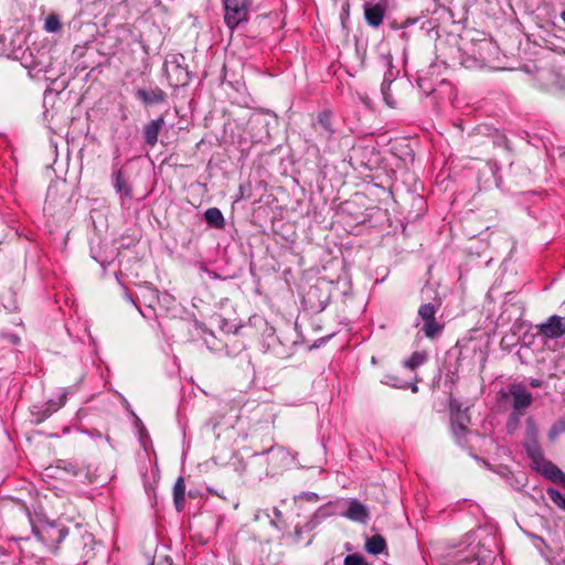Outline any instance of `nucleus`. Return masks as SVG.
<instances>
[{
    "instance_id": "f257e3e1",
    "label": "nucleus",
    "mask_w": 565,
    "mask_h": 565,
    "mask_svg": "<svg viewBox=\"0 0 565 565\" xmlns=\"http://www.w3.org/2000/svg\"><path fill=\"white\" fill-rule=\"evenodd\" d=\"M224 21L230 29H234L248 19L252 0H223Z\"/></svg>"
},
{
    "instance_id": "f03ea898",
    "label": "nucleus",
    "mask_w": 565,
    "mask_h": 565,
    "mask_svg": "<svg viewBox=\"0 0 565 565\" xmlns=\"http://www.w3.org/2000/svg\"><path fill=\"white\" fill-rule=\"evenodd\" d=\"M180 60L183 61L184 57L173 55L164 64L167 76L173 86H184L190 82V74Z\"/></svg>"
},
{
    "instance_id": "7ed1b4c3",
    "label": "nucleus",
    "mask_w": 565,
    "mask_h": 565,
    "mask_svg": "<svg viewBox=\"0 0 565 565\" xmlns=\"http://www.w3.org/2000/svg\"><path fill=\"white\" fill-rule=\"evenodd\" d=\"M512 397V407L514 412L524 413L525 409L532 404L533 396L524 386L514 384L509 388Z\"/></svg>"
},
{
    "instance_id": "20e7f679",
    "label": "nucleus",
    "mask_w": 565,
    "mask_h": 565,
    "mask_svg": "<svg viewBox=\"0 0 565 565\" xmlns=\"http://www.w3.org/2000/svg\"><path fill=\"white\" fill-rule=\"evenodd\" d=\"M315 129L318 132L320 139L326 143L328 151H334L333 145V129L331 127L330 117L328 114L322 113L318 116L315 122Z\"/></svg>"
},
{
    "instance_id": "39448f33",
    "label": "nucleus",
    "mask_w": 565,
    "mask_h": 565,
    "mask_svg": "<svg viewBox=\"0 0 565 565\" xmlns=\"http://www.w3.org/2000/svg\"><path fill=\"white\" fill-rule=\"evenodd\" d=\"M540 329L541 333L547 338H559L565 333V319L553 316L545 323H542Z\"/></svg>"
},
{
    "instance_id": "423d86ee",
    "label": "nucleus",
    "mask_w": 565,
    "mask_h": 565,
    "mask_svg": "<svg viewBox=\"0 0 565 565\" xmlns=\"http://www.w3.org/2000/svg\"><path fill=\"white\" fill-rule=\"evenodd\" d=\"M348 510L343 513V516L347 519L360 522V523H366L369 520V510L366 505L359 502L356 499H350Z\"/></svg>"
},
{
    "instance_id": "0eeeda50",
    "label": "nucleus",
    "mask_w": 565,
    "mask_h": 565,
    "mask_svg": "<svg viewBox=\"0 0 565 565\" xmlns=\"http://www.w3.org/2000/svg\"><path fill=\"white\" fill-rule=\"evenodd\" d=\"M364 17L369 25L373 28H377L382 24L384 19V8L376 3L370 4L366 3L364 6Z\"/></svg>"
},
{
    "instance_id": "6e6552de",
    "label": "nucleus",
    "mask_w": 565,
    "mask_h": 565,
    "mask_svg": "<svg viewBox=\"0 0 565 565\" xmlns=\"http://www.w3.org/2000/svg\"><path fill=\"white\" fill-rule=\"evenodd\" d=\"M164 124V119L159 117L154 120L149 121L143 128V137L146 142L153 147L158 141L159 131Z\"/></svg>"
},
{
    "instance_id": "1a4fd4ad",
    "label": "nucleus",
    "mask_w": 565,
    "mask_h": 565,
    "mask_svg": "<svg viewBox=\"0 0 565 565\" xmlns=\"http://www.w3.org/2000/svg\"><path fill=\"white\" fill-rule=\"evenodd\" d=\"M539 469H542L543 473L551 480L561 483L565 487V473L550 461H542Z\"/></svg>"
},
{
    "instance_id": "9d476101",
    "label": "nucleus",
    "mask_w": 565,
    "mask_h": 565,
    "mask_svg": "<svg viewBox=\"0 0 565 565\" xmlns=\"http://www.w3.org/2000/svg\"><path fill=\"white\" fill-rule=\"evenodd\" d=\"M137 96L145 104H159L164 100V93L161 89H139Z\"/></svg>"
},
{
    "instance_id": "9b49d317",
    "label": "nucleus",
    "mask_w": 565,
    "mask_h": 565,
    "mask_svg": "<svg viewBox=\"0 0 565 565\" xmlns=\"http://www.w3.org/2000/svg\"><path fill=\"white\" fill-rule=\"evenodd\" d=\"M204 218L209 225L223 228L225 225L224 216L217 207H210L204 212Z\"/></svg>"
},
{
    "instance_id": "f8f14e48",
    "label": "nucleus",
    "mask_w": 565,
    "mask_h": 565,
    "mask_svg": "<svg viewBox=\"0 0 565 565\" xmlns=\"http://www.w3.org/2000/svg\"><path fill=\"white\" fill-rule=\"evenodd\" d=\"M524 447L526 454L532 459L533 463L536 466V468H540L541 462L544 461V458L537 444V440L525 441Z\"/></svg>"
},
{
    "instance_id": "ddd939ff",
    "label": "nucleus",
    "mask_w": 565,
    "mask_h": 565,
    "mask_svg": "<svg viewBox=\"0 0 565 565\" xmlns=\"http://www.w3.org/2000/svg\"><path fill=\"white\" fill-rule=\"evenodd\" d=\"M386 547L385 540L381 535H373L365 543V550L367 553L377 555L382 553Z\"/></svg>"
},
{
    "instance_id": "4468645a",
    "label": "nucleus",
    "mask_w": 565,
    "mask_h": 565,
    "mask_svg": "<svg viewBox=\"0 0 565 565\" xmlns=\"http://www.w3.org/2000/svg\"><path fill=\"white\" fill-rule=\"evenodd\" d=\"M173 498L177 509L180 511L185 498V483L182 478H178L173 487Z\"/></svg>"
},
{
    "instance_id": "2eb2a0df",
    "label": "nucleus",
    "mask_w": 565,
    "mask_h": 565,
    "mask_svg": "<svg viewBox=\"0 0 565 565\" xmlns=\"http://www.w3.org/2000/svg\"><path fill=\"white\" fill-rule=\"evenodd\" d=\"M269 454L273 460L280 461L284 465H288L292 460L290 454L281 447H271Z\"/></svg>"
},
{
    "instance_id": "dca6fc26",
    "label": "nucleus",
    "mask_w": 565,
    "mask_h": 565,
    "mask_svg": "<svg viewBox=\"0 0 565 565\" xmlns=\"http://www.w3.org/2000/svg\"><path fill=\"white\" fill-rule=\"evenodd\" d=\"M427 360V354L425 352H414L409 359L404 362V366L411 370H414L422 365Z\"/></svg>"
},
{
    "instance_id": "f3484780",
    "label": "nucleus",
    "mask_w": 565,
    "mask_h": 565,
    "mask_svg": "<svg viewBox=\"0 0 565 565\" xmlns=\"http://www.w3.org/2000/svg\"><path fill=\"white\" fill-rule=\"evenodd\" d=\"M115 188L118 193L122 196H130V189L127 184L126 179L124 178L121 172H118L115 178Z\"/></svg>"
},
{
    "instance_id": "a211bd4d",
    "label": "nucleus",
    "mask_w": 565,
    "mask_h": 565,
    "mask_svg": "<svg viewBox=\"0 0 565 565\" xmlns=\"http://www.w3.org/2000/svg\"><path fill=\"white\" fill-rule=\"evenodd\" d=\"M62 28V24H61V21L58 19L57 15L55 14H50L46 19H45V23H44V30L49 33H55L57 31H60Z\"/></svg>"
},
{
    "instance_id": "6ab92c4d",
    "label": "nucleus",
    "mask_w": 565,
    "mask_h": 565,
    "mask_svg": "<svg viewBox=\"0 0 565 565\" xmlns=\"http://www.w3.org/2000/svg\"><path fill=\"white\" fill-rule=\"evenodd\" d=\"M440 330H441V328L436 322L435 319L426 320L425 324L423 327V331H424L425 335L430 339L435 338L440 332Z\"/></svg>"
},
{
    "instance_id": "aec40b11",
    "label": "nucleus",
    "mask_w": 565,
    "mask_h": 565,
    "mask_svg": "<svg viewBox=\"0 0 565 565\" xmlns=\"http://www.w3.org/2000/svg\"><path fill=\"white\" fill-rule=\"evenodd\" d=\"M436 308L431 303H425L420 306L418 315L424 321L435 319Z\"/></svg>"
},
{
    "instance_id": "412c9836",
    "label": "nucleus",
    "mask_w": 565,
    "mask_h": 565,
    "mask_svg": "<svg viewBox=\"0 0 565 565\" xmlns=\"http://www.w3.org/2000/svg\"><path fill=\"white\" fill-rule=\"evenodd\" d=\"M522 415H523V413H520V412L513 411L511 413V415L507 422V429L510 434H513L516 430Z\"/></svg>"
},
{
    "instance_id": "4be33fe9",
    "label": "nucleus",
    "mask_w": 565,
    "mask_h": 565,
    "mask_svg": "<svg viewBox=\"0 0 565 565\" xmlns=\"http://www.w3.org/2000/svg\"><path fill=\"white\" fill-rule=\"evenodd\" d=\"M537 427L532 418L526 419V439L525 441L537 440Z\"/></svg>"
},
{
    "instance_id": "5701e85b",
    "label": "nucleus",
    "mask_w": 565,
    "mask_h": 565,
    "mask_svg": "<svg viewBox=\"0 0 565 565\" xmlns=\"http://www.w3.org/2000/svg\"><path fill=\"white\" fill-rule=\"evenodd\" d=\"M548 495L551 500L558 505L561 509L565 510V495H563L558 490L550 489Z\"/></svg>"
},
{
    "instance_id": "b1692460",
    "label": "nucleus",
    "mask_w": 565,
    "mask_h": 565,
    "mask_svg": "<svg viewBox=\"0 0 565 565\" xmlns=\"http://www.w3.org/2000/svg\"><path fill=\"white\" fill-rule=\"evenodd\" d=\"M564 430H565V422H558V423L554 424L548 431L550 440L554 441Z\"/></svg>"
},
{
    "instance_id": "393cba45",
    "label": "nucleus",
    "mask_w": 565,
    "mask_h": 565,
    "mask_svg": "<svg viewBox=\"0 0 565 565\" xmlns=\"http://www.w3.org/2000/svg\"><path fill=\"white\" fill-rule=\"evenodd\" d=\"M344 565H366V563L361 555L350 554L344 558Z\"/></svg>"
},
{
    "instance_id": "a878e982",
    "label": "nucleus",
    "mask_w": 565,
    "mask_h": 565,
    "mask_svg": "<svg viewBox=\"0 0 565 565\" xmlns=\"http://www.w3.org/2000/svg\"><path fill=\"white\" fill-rule=\"evenodd\" d=\"M390 85L391 83L386 84L385 82L382 84V94L386 105H388L390 107H395L396 103L388 93Z\"/></svg>"
},
{
    "instance_id": "bb28decb",
    "label": "nucleus",
    "mask_w": 565,
    "mask_h": 565,
    "mask_svg": "<svg viewBox=\"0 0 565 565\" xmlns=\"http://www.w3.org/2000/svg\"><path fill=\"white\" fill-rule=\"evenodd\" d=\"M488 554H490V551H487ZM487 558L486 551H482L478 553V563L477 565H481V562H484Z\"/></svg>"
},
{
    "instance_id": "cd10ccee",
    "label": "nucleus",
    "mask_w": 565,
    "mask_h": 565,
    "mask_svg": "<svg viewBox=\"0 0 565 565\" xmlns=\"http://www.w3.org/2000/svg\"><path fill=\"white\" fill-rule=\"evenodd\" d=\"M466 430V427L462 423H459L457 425H454V431L456 434L463 433Z\"/></svg>"
},
{
    "instance_id": "c85d7f7f",
    "label": "nucleus",
    "mask_w": 565,
    "mask_h": 565,
    "mask_svg": "<svg viewBox=\"0 0 565 565\" xmlns=\"http://www.w3.org/2000/svg\"><path fill=\"white\" fill-rule=\"evenodd\" d=\"M150 565H171L168 557H164L162 561H159L157 564L151 563Z\"/></svg>"
},
{
    "instance_id": "c756f323",
    "label": "nucleus",
    "mask_w": 565,
    "mask_h": 565,
    "mask_svg": "<svg viewBox=\"0 0 565 565\" xmlns=\"http://www.w3.org/2000/svg\"><path fill=\"white\" fill-rule=\"evenodd\" d=\"M531 384H532L533 386H539V385H540L539 381H532V382H531Z\"/></svg>"
},
{
    "instance_id": "7c9ffc66",
    "label": "nucleus",
    "mask_w": 565,
    "mask_h": 565,
    "mask_svg": "<svg viewBox=\"0 0 565 565\" xmlns=\"http://www.w3.org/2000/svg\"><path fill=\"white\" fill-rule=\"evenodd\" d=\"M561 17H562V20H563V21H564V23H565V10L562 12Z\"/></svg>"
},
{
    "instance_id": "2f4dec72",
    "label": "nucleus",
    "mask_w": 565,
    "mask_h": 565,
    "mask_svg": "<svg viewBox=\"0 0 565 565\" xmlns=\"http://www.w3.org/2000/svg\"><path fill=\"white\" fill-rule=\"evenodd\" d=\"M12 342L17 343L18 342V338L17 337H12Z\"/></svg>"
},
{
    "instance_id": "473e14b6",
    "label": "nucleus",
    "mask_w": 565,
    "mask_h": 565,
    "mask_svg": "<svg viewBox=\"0 0 565 565\" xmlns=\"http://www.w3.org/2000/svg\"><path fill=\"white\" fill-rule=\"evenodd\" d=\"M416 391H417V386H416V385H414V386H413V392H416Z\"/></svg>"
}]
</instances>
